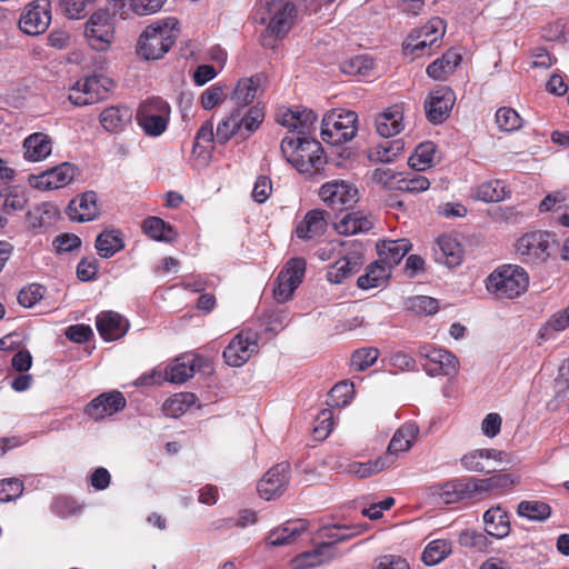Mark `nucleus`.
<instances>
[{"mask_svg": "<svg viewBox=\"0 0 569 569\" xmlns=\"http://www.w3.org/2000/svg\"><path fill=\"white\" fill-rule=\"evenodd\" d=\"M216 139V134L213 133V123L208 120L203 122L198 129L194 138L192 153L200 157L203 152H209L210 148H212V143Z\"/></svg>", "mask_w": 569, "mask_h": 569, "instance_id": "obj_49", "label": "nucleus"}, {"mask_svg": "<svg viewBox=\"0 0 569 569\" xmlns=\"http://www.w3.org/2000/svg\"><path fill=\"white\" fill-rule=\"evenodd\" d=\"M391 277V269L379 259L366 268V273L358 278L357 284L361 289H372L385 284Z\"/></svg>", "mask_w": 569, "mask_h": 569, "instance_id": "obj_37", "label": "nucleus"}, {"mask_svg": "<svg viewBox=\"0 0 569 569\" xmlns=\"http://www.w3.org/2000/svg\"><path fill=\"white\" fill-rule=\"evenodd\" d=\"M445 33L443 21L440 18H433L416 33H412L405 41L403 48L415 57L431 54L432 47L439 46Z\"/></svg>", "mask_w": 569, "mask_h": 569, "instance_id": "obj_11", "label": "nucleus"}, {"mask_svg": "<svg viewBox=\"0 0 569 569\" xmlns=\"http://www.w3.org/2000/svg\"><path fill=\"white\" fill-rule=\"evenodd\" d=\"M419 435V428L415 422H407L399 427L393 433L387 452L381 456L388 458V467L393 465L401 452L408 451Z\"/></svg>", "mask_w": 569, "mask_h": 569, "instance_id": "obj_22", "label": "nucleus"}, {"mask_svg": "<svg viewBox=\"0 0 569 569\" xmlns=\"http://www.w3.org/2000/svg\"><path fill=\"white\" fill-rule=\"evenodd\" d=\"M44 288L38 283H31L22 288L18 295V302L24 308L33 307L42 299Z\"/></svg>", "mask_w": 569, "mask_h": 569, "instance_id": "obj_62", "label": "nucleus"}, {"mask_svg": "<svg viewBox=\"0 0 569 569\" xmlns=\"http://www.w3.org/2000/svg\"><path fill=\"white\" fill-rule=\"evenodd\" d=\"M318 116L309 109L299 110V120L297 121V137L306 136L312 138Z\"/></svg>", "mask_w": 569, "mask_h": 569, "instance_id": "obj_60", "label": "nucleus"}, {"mask_svg": "<svg viewBox=\"0 0 569 569\" xmlns=\"http://www.w3.org/2000/svg\"><path fill=\"white\" fill-rule=\"evenodd\" d=\"M57 253L72 252L81 247V239L74 233H61L53 240Z\"/></svg>", "mask_w": 569, "mask_h": 569, "instance_id": "obj_64", "label": "nucleus"}, {"mask_svg": "<svg viewBox=\"0 0 569 569\" xmlns=\"http://www.w3.org/2000/svg\"><path fill=\"white\" fill-rule=\"evenodd\" d=\"M379 355V350L373 347L358 349L351 355L350 366L355 371H365L377 361Z\"/></svg>", "mask_w": 569, "mask_h": 569, "instance_id": "obj_53", "label": "nucleus"}, {"mask_svg": "<svg viewBox=\"0 0 569 569\" xmlns=\"http://www.w3.org/2000/svg\"><path fill=\"white\" fill-rule=\"evenodd\" d=\"M142 230L156 241L172 242L177 238L173 228L159 217H148L142 223Z\"/></svg>", "mask_w": 569, "mask_h": 569, "instance_id": "obj_41", "label": "nucleus"}, {"mask_svg": "<svg viewBox=\"0 0 569 569\" xmlns=\"http://www.w3.org/2000/svg\"><path fill=\"white\" fill-rule=\"evenodd\" d=\"M433 251L436 261L449 268L459 266L465 256L462 244L456 238L447 234L438 237L437 248Z\"/></svg>", "mask_w": 569, "mask_h": 569, "instance_id": "obj_25", "label": "nucleus"}, {"mask_svg": "<svg viewBox=\"0 0 569 569\" xmlns=\"http://www.w3.org/2000/svg\"><path fill=\"white\" fill-rule=\"evenodd\" d=\"M24 158L30 161L46 159L52 150L51 138L43 132H34L23 141Z\"/></svg>", "mask_w": 569, "mask_h": 569, "instance_id": "obj_33", "label": "nucleus"}, {"mask_svg": "<svg viewBox=\"0 0 569 569\" xmlns=\"http://www.w3.org/2000/svg\"><path fill=\"white\" fill-rule=\"evenodd\" d=\"M51 19L50 0H33L23 8L19 18V28L26 34L39 36L47 31Z\"/></svg>", "mask_w": 569, "mask_h": 569, "instance_id": "obj_12", "label": "nucleus"}, {"mask_svg": "<svg viewBox=\"0 0 569 569\" xmlns=\"http://www.w3.org/2000/svg\"><path fill=\"white\" fill-rule=\"evenodd\" d=\"M321 200L332 210L343 211L352 208L359 200L358 188L346 180H331L319 190Z\"/></svg>", "mask_w": 569, "mask_h": 569, "instance_id": "obj_10", "label": "nucleus"}, {"mask_svg": "<svg viewBox=\"0 0 569 569\" xmlns=\"http://www.w3.org/2000/svg\"><path fill=\"white\" fill-rule=\"evenodd\" d=\"M170 112V106L166 100L153 97L140 103L136 118L147 136L158 137L166 131Z\"/></svg>", "mask_w": 569, "mask_h": 569, "instance_id": "obj_7", "label": "nucleus"}, {"mask_svg": "<svg viewBox=\"0 0 569 569\" xmlns=\"http://www.w3.org/2000/svg\"><path fill=\"white\" fill-rule=\"evenodd\" d=\"M58 213L57 208L51 203H41L29 210L26 222L31 230H42L50 227Z\"/></svg>", "mask_w": 569, "mask_h": 569, "instance_id": "obj_39", "label": "nucleus"}, {"mask_svg": "<svg viewBox=\"0 0 569 569\" xmlns=\"http://www.w3.org/2000/svg\"><path fill=\"white\" fill-rule=\"evenodd\" d=\"M306 530V520L299 519L296 521H287L282 526L270 531L267 538V543L273 547L289 545Z\"/></svg>", "mask_w": 569, "mask_h": 569, "instance_id": "obj_32", "label": "nucleus"}, {"mask_svg": "<svg viewBox=\"0 0 569 569\" xmlns=\"http://www.w3.org/2000/svg\"><path fill=\"white\" fill-rule=\"evenodd\" d=\"M226 90L227 86L221 82H217L206 89L200 97L202 108L212 110L214 107L221 104L227 98Z\"/></svg>", "mask_w": 569, "mask_h": 569, "instance_id": "obj_54", "label": "nucleus"}, {"mask_svg": "<svg viewBox=\"0 0 569 569\" xmlns=\"http://www.w3.org/2000/svg\"><path fill=\"white\" fill-rule=\"evenodd\" d=\"M127 406V400L121 391L111 390L102 392L93 398L84 408V413L93 420H102L112 416Z\"/></svg>", "mask_w": 569, "mask_h": 569, "instance_id": "obj_18", "label": "nucleus"}, {"mask_svg": "<svg viewBox=\"0 0 569 569\" xmlns=\"http://www.w3.org/2000/svg\"><path fill=\"white\" fill-rule=\"evenodd\" d=\"M328 228L327 213L321 209L306 212L302 220L297 222L293 233L302 241H312L321 238Z\"/></svg>", "mask_w": 569, "mask_h": 569, "instance_id": "obj_20", "label": "nucleus"}, {"mask_svg": "<svg viewBox=\"0 0 569 569\" xmlns=\"http://www.w3.org/2000/svg\"><path fill=\"white\" fill-rule=\"evenodd\" d=\"M76 167L69 162H63L53 167L41 174L33 177V186L41 190H53L69 184L76 176Z\"/></svg>", "mask_w": 569, "mask_h": 569, "instance_id": "obj_23", "label": "nucleus"}, {"mask_svg": "<svg viewBox=\"0 0 569 569\" xmlns=\"http://www.w3.org/2000/svg\"><path fill=\"white\" fill-rule=\"evenodd\" d=\"M23 492V482L18 478H8L0 481V502L17 499Z\"/></svg>", "mask_w": 569, "mask_h": 569, "instance_id": "obj_59", "label": "nucleus"}, {"mask_svg": "<svg viewBox=\"0 0 569 569\" xmlns=\"http://www.w3.org/2000/svg\"><path fill=\"white\" fill-rule=\"evenodd\" d=\"M306 264L303 258H292L279 272L273 288V297L278 302L283 303L292 297L303 280Z\"/></svg>", "mask_w": 569, "mask_h": 569, "instance_id": "obj_13", "label": "nucleus"}, {"mask_svg": "<svg viewBox=\"0 0 569 569\" xmlns=\"http://www.w3.org/2000/svg\"><path fill=\"white\" fill-rule=\"evenodd\" d=\"M408 309L417 315L431 316L439 310V302L432 297L417 296L408 300Z\"/></svg>", "mask_w": 569, "mask_h": 569, "instance_id": "obj_56", "label": "nucleus"}, {"mask_svg": "<svg viewBox=\"0 0 569 569\" xmlns=\"http://www.w3.org/2000/svg\"><path fill=\"white\" fill-rule=\"evenodd\" d=\"M258 333L252 330H241L224 348L222 357L231 367H241L253 353L258 352Z\"/></svg>", "mask_w": 569, "mask_h": 569, "instance_id": "obj_14", "label": "nucleus"}, {"mask_svg": "<svg viewBox=\"0 0 569 569\" xmlns=\"http://www.w3.org/2000/svg\"><path fill=\"white\" fill-rule=\"evenodd\" d=\"M411 248L412 244L407 239L381 240L376 244L378 259L391 270L400 263Z\"/></svg>", "mask_w": 569, "mask_h": 569, "instance_id": "obj_27", "label": "nucleus"}, {"mask_svg": "<svg viewBox=\"0 0 569 569\" xmlns=\"http://www.w3.org/2000/svg\"><path fill=\"white\" fill-rule=\"evenodd\" d=\"M67 214L72 221L87 222L100 214L98 196L94 191H86L74 197L67 207Z\"/></svg>", "mask_w": 569, "mask_h": 569, "instance_id": "obj_21", "label": "nucleus"}, {"mask_svg": "<svg viewBox=\"0 0 569 569\" xmlns=\"http://www.w3.org/2000/svg\"><path fill=\"white\" fill-rule=\"evenodd\" d=\"M419 352L428 359L425 369L430 376H453L459 370L458 358L448 350L423 346Z\"/></svg>", "mask_w": 569, "mask_h": 569, "instance_id": "obj_16", "label": "nucleus"}, {"mask_svg": "<svg viewBox=\"0 0 569 569\" xmlns=\"http://www.w3.org/2000/svg\"><path fill=\"white\" fill-rule=\"evenodd\" d=\"M290 465L280 462L270 468L258 482L257 489L261 498L271 500L282 495L289 483Z\"/></svg>", "mask_w": 569, "mask_h": 569, "instance_id": "obj_17", "label": "nucleus"}, {"mask_svg": "<svg viewBox=\"0 0 569 569\" xmlns=\"http://www.w3.org/2000/svg\"><path fill=\"white\" fill-rule=\"evenodd\" d=\"M237 117L233 110L229 117L218 123L216 131V140L218 143L226 144L233 136L237 133L240 134Z\"/></svg>", "mask_w": 569, "mask_h": 569, "instance_id": "obj_55", "label": "nucleus"}, {"mask_svg": "<svg viewBox=\"0 0 569 569\" xmlns=\"http://www.w3.org/2000/svg\"><path fill=\"white\" fill-rule=\"evenodd\" d=\"M358 116L350 110H332L321 122V138L326 143L340 146L352 140L358 131Z\"/></svg>", "mask_w": 569, "mask_h": 569, "instance_id": "obj_6", "label": "nucleus"}, {"mask_svg": "<svg viewBox=\"0 0 569 569\" xmlns=\"http://www.w3.org/2000/svg\"><path fill=\"white\" fill-rule=\"evenodd\" d=\"M112 84V80L102 76L86 77L70 88L68 99L77 107L93 104L107 98Z\"/></svg>", "mask_w": 569, "mask_h": 569, "instance_id": "obj_8", "label": "nucleus"}, {"mask_svg": "<svg viewBox=\"0 0 569 569\" xmlns=\"http://www.w3.org/2000/svg\"><path fill=\"white\" fill-rule=\"evenodd\" d=\"M96 327L104 341L122 338L129 330V321L114 311H102L96 318Z\"/></svg>", "mask_w": 569, "mask_h": 569, "instance_id": "obj_24", "label": "nucleus"}, {"mask_svg": "<svg viewBox=\"0 0 569 569\" xmlns=\"http://www.w3.org/2000/svg\"><path fill=\"white\" fill-rule=\"evenodd\" d=\"M505 184L500 180H491L478 186L476 197L485 202H499L505 199Z\"/></svg>", "mask_w": 569, "mask_h": 569, "instance_id": "obj_50", "label": "nucleus"}, {"mask_svg": "<svg viewBox=\"0 0 569 569\" xmlns=\"http://www.w3.org/2000/svg\"><path fill=\"white\" fill-rule=\"evenodd\" d=\"M260 22L267 24L263 44L268 37L283 38L292 28L298 10L293 0H261Z\"/></svg>", "mask_w": 569, "mask_h": 569, "instance_id": "obj_3", "label": "nucleus"}, {"mask_svg": "<svg viewBox=\"0 0 569 569\" xmlns=\"http://www.w3.org/2000/svg\"><path fill=\"white\" fill-rule=\"evenodd\" d=\"M333 412L326 408L319 411L316 417L313 436L319 440H325L333 429Z\"/></svg>", "mask_w": 569, "mask_h": 569, "instance_id": "obj_57", "label": "nucleus"}, {"mask_svg": "<svg viewBox=\"0 0 569 569\" xmlns=\"http://www.w3.org/2000/svg\"><path fill=\"white\" fill-rule=\"evenodd\" d=\"M93 0H59L61 11L69 19H80L86 16L87 7Z\"/></svg>", "mask_w": 569, "mask_h": 569, "instance_id": "obj_61", "label": "nucleus"}, {"mask_svg": "<svg viewBox=\"0 0 569 569\" xmlns=\"http://www.w3.org/2000/svg\"><path fill=\"white\" fill-rule=\"evenodd\" d=\"M174 17L158 19L146 27L137 43V54L144 60L161 59L177 41L180 29Z\"/></svg>", "mask_w": 569, "mask_h": 569, "instance_id": "obj_1", "label": "nucleus"}, {"mask_svg": "<svg viewBox=\"0 0 569 569\" xmlns=\"http://www.w3.org/2000/svg\"><path fill=\"white\" fill-rule=\"evenodd\" d=\"M456 101L455 92L447 86H437L425 101L427 119L433 124H440L450 116Z\"/></svg>", "mask_w": 569, "mask_h": 569, "instance_id": "obj_15", "label": "nucleus"}, {"mask_svg": "<svg viewBox=\"0 0 569 569\" xmlns=\"http://www.w3.org/2000/svg\"><path fill=\"white\" fill-rule=\"evenodd\" d=\"M460 62V54L448 51L443 53L441 58H438L432 63H430L427 67L426 72L430 78L440 80L443 79L447 74L452 73Z\"/></svg>", "mask_w": 569, "mask_h": 569, "instance_id": "obj_42", "label": "nucleus"}, {"mask_svg": "<svg viewBox=\"0 0 569 569\" xmlns=\"http://www.w3.org/2000/svg\"><path fill=\"white\" fill-rule=\"evenodd\" d=\"M376 130L379 136L389 138L403 130V110L399 104L386 109L376 118Z\"/></svg>", "mask_w": 569, "mask_h": 569, "instance_id": "obj_29", "label": "nucleus"}, {"mask_svg": "<svg viewBox=\"0 0 569 569\" xmlns=\"http://www.w3.org/2000/svg\"><path fill=\"white\" fill-rule=\"evenodd\" d=\"M528 286V273L515 264L497 268L486 280L487 290L498 299H515L521 296Z\"/></svg>", "mask_w": 569, "mask_h": 569, "instance_id": "obj_4", "label": "nucleus"}, {"mask_svg": "<svg viewBox=\"0 0 569 569\" xmlns=\"http://www.w3.org/2000/svg\"><path fill=\"white\" fill-rule=\"evenodd\" d=\"M485 531L496 539H503L509 536L511 525L509 513L500 506L491 507L483 512Z\"/></svg>", "mask_w": 569, "mask_h": 569, "instance_id": "obj_26", "label": "nucleus"}, {"mask_svg": "<svg viewBox=\"0 0 569 569\" xmlns=\"http://www.w3.org/2000/svg\"><path fill=\"white\" fill-rule=\"evenodd\" d=\"M551 511V507L540 500H522L517 506V515L531 521H545Z\"/></svg>", "mask_w": 569, "mask_h": 569, "instance_id": "obj_43", "label": "nucleus"}, {"mask_svg": "<svg viewBox=\"0 0 569 569\" xmlns=\"http://www.w3.org/2000/svg\"><path fill=\"white\" fill-rule=\"evenodd\" d=\"M437 146L432 141L419 143L408 159V164L416 171H423L433 163Z\"/></svg>", "mask_w": 569, "mask_h": 569, "instance_id": "obj_44", "label": "nucleus"}, {"mask_svg": "<svg viewBox=\"0 0 569 569\" xmlns=\"http://www.w3.org/2000/svg\"><path fill=\"white\" fill-rule=\"evenodd\" d=\"M234 111L238 116L240 137L243 139L249 138L260 127L266 117L264 107L260 103L250 107L246 112H242L240 108Z\"/></svg>", "mask_w": 569, "mask_h": 569, "instance_id": "obj_35", "label": "nucleus"}, {"mask_svg": "<svg viewBox=\"0 0 569 569\" xmlns=\"http://www.w3.org/2000/svg\"><path fill=\"white\" fill-rule=\"evenodd\" d=\"M450 553L451 542L446 539H436L426 546L422 552V561L427 566H435L446 559Z\"/></svg>", "mask_w": 569, "mask_h": 569, "instance_id": "obj_46", "label": "nucleus"}, {"mask_svg": "<svg viewBox=\"0 0 569 569\" xmlns=\"http://www.w3.org/2000/svg\"><path fill=\"white\" fill-rule=\"evenodd\" d=\"M430 181L427 177L418 172L402 173L397 182V190L409 193H420L428 190Z\"/></svg>", "mask_w": 569, "mask_h": 569, "instance_id": "obj_48", "label": "nucleus"}, {"mask_svg": "<svg viewBox=\"0 0 569 569\" xmlns=\"http://www.w3.org/2000/svg\"><path fill=\"white\" fill-rule=\"evenodd\" d=\"M132 119V110L126 106L106 108L99 117L100 123L109 132L122 131Z\"/></svg>", "mask_w": 569, "mask_h": 569, "instance_id": "obj_31", "label": "nucleus"}, {"mask_svg": "<svg viewBox=\"0 0 569 569\" xmlns=\"http://www.w3.org/2000/svg\"><path fill=\"white\" fill-rule=\"evenodd\" d=\"M260 86L261 77L259 74L239 79L232 91L231 99L240 109L248 107L254 101Z\"/></svg>", "mask_w": 569, "mask_h": 569, "instance_id": "obj_34", "label": "nucleus"}, {"mask_svg": "<svg viewBox=\"0 0 569 569\" xmlns=\"http://www.w3.org/2000/svg\"><path fill=\"white\" fill-rule=\"evenodd\" d=\"M496 123L501 131L512 132L521 128L522 120L518 112L509 107H501L496 112Z\"/></svg>", "mask_w": 569, "mask_h": 569, "instance_id": "obj_51", "label": "nucleus"}, {"mask_svg": "<svg viewBox=\"0 0 569 569\" xmlns=\"http://www.w3.org/2000/svg\"><path fill=\"white\" fill-rule=\"evenodd\" d=\"M485 461L487 460L482 456L480 449L470 451L461 458V465L465 469L473 472L488 473L491 469L486 466Z\"/></svg>", "mask_w": 569, "mask_h": 569, "instance_id": "obj_63", "label": "nucleus"}, {"mask_svg": "<svg viewBox=\"0 0 569 569\" xmlns=\"http://www.w3.org/2000/svg\"><path fill=\"white\" fill-rule=\"evenodd\" d=\"M375 226V218L371 213L361 211L349 212L336 224L335 229L339 234L352 236L370 231Z\"/></svg>", "mask_w": 569, "mask_h": 569, "instance_id": "obj_28", "label": "nucleus"}, {"mask_svg": "<svg viewBox=\"0 0 569 569\" xmlns=\"http://www.w3.org/2000/svg\"><path fill=\"white\" fill-rule=\"evenodd\" d=\"M401 140H387L368 150V159L371 162H393L403 151Z\"/></svg>", "mask_w": 569, "mask_h": 569, "instance_id": "obj_40", "label": "nucleus"}, {"mask_svg": "<svg viewBox=\"0 0 569 569\" xmlns=\"http://www.w3.org/2000/svg\"><path fill=\"white\" fill-rule=\"evenodd\" d=\"M438 503H470L471 491L467 478H457L430 488Z\"/></svg>", "mask_w": 569, "mask_h": 569, "instance_id": "obj_19", "label": "nucleus"}, {"mask_svg": "<svg viewBox=\"0 0 569 569\" xmlns=\"http://www.w3.org/2000/svg\"><path fill=\"white\" fill-rule=\"evenodd\" d=\"M388 468V458L381 456L367 462L353 461L347 466V471L358 478H367Z\"/></svg>", "mask_w": 569, "mask_h": 569, "instance_id": "obj_47", "label": "nucleus"}, {"mask_svg": "<svg viewBox=\"0 0 569 569\" xmlns=\"http://www.w3.org/2000/svg\"><path fill=\"white\" fill-rule=\"evenodd\" d=\"M281 153L299 172H318L326 163L321 144L313 138L284 137L280 146Z\"/></svg>", "mask_w": 569, "mask_h": 569, "instance_id": "obj_2", "label": "nucleus"}, {"mask_svg": "<svg viewBox=\"0 0 569 569\" xmlns=\"http://www.w3.org/2000/svg\"><path fill=\"white\" fill-rule=\"evenodd\" d=\"M116 13L122 19L129 18L130 13L138 16L152 14L158 12L166 0H111Z\"/></svg>", "mask_w": 569, "mask_h": 569, "instance_id": "obj_30", "label": "nucleus"}, {"mask_svg": "<svg viewBox=\"0 0 569 569\" xmlns=\"http://www.w3.org/2000/svg\"><path fill=\"white\" fill-rule=\"evenodd\" d=\"M458 542L461 547L476 552H488L492 545L487 533L473 529H466L459 533Z\"/></svg>", "mask_w": 569, "mask_h": 569, "instance_id": "obj_45", "label": "nucleus"}, {"mask_svg": "<svg viewBox=\"0 0 569 569\" xmlns=\"http://www.w3.org/2000/svg\"><path fill=\"white\" fill-rule=\"evenodd\" d=\"M323 562V553L320 548L305 551L296 556L292 561L293 569H310Z\"/></svg>", "mask_w": 569, "mask_h": 569, "instance_id": "obj_58", "label": "nucleus"}, {"mask_svg": "<svg viewBox=\"0 0 569 569\" xmlns=\"http://www.w3.org/2000/svg\"><path fill=\"white\" fill-rule=\"evenodd\" d=\"M353 396V385L341 381L335 385L328 393L327 403L330 407H345L349 405Z\"/></svg>", "mask_w": 569, "mask_h": 569, "instance_id": "obj_52", "label": "nucleus"}, {"mask_svg": "<svg viewBox=\"0 0 569 569\" xmlns=\"http://www.w3.org/2000/svg\"><path fill=\"white\" fill-rule=\"evenodd\" d=\"M560 250V240L550 231L536 230L521 236L516 251L526 263L546 262Z\"/></svg>", "mask_w": 569, "mask_h": 569, "instance_id": "obj_5", "label": "nucleus"}, {"mask_svg": "<svg viewBox=\"0 0 569 569\" xmlns=\"http://www.w3.org/2000/svg\"><path fill=\"white\" fill-rule=\"evenodd\" d=\"M84 36L96 51H106L114 40V26L108 10L94 12L84 26Z\"/></svg>", "mask_w": 569, "mask_h": 569, "instance_id": "obj_9", "label": "nucleus"}, {"mask_svg": "<svg viewBox=\"0 0 569 569\" xmlns=\"http://www.w3.org/2000/svg\"><path fill=\"white\" fill-rule=\"evenodd\" d=\"M197 357L183 356L177 358L166 368V379L172 383H183L194 375Z\"/></svg>", "mask_w": 569, "mask_h": 569, "instance_id": "obj_38", "label": "nucleus"}, {"mask_svg": "<svg viewBox=\"0 0 569 569\" xmlns=\"http://www.w3.org/2000/svg\"><path fill=\"white\" fill-rule=\"evenodd\" d=\"M94 247L101 258L113 257L124 248L122 232L118 229H104L98 234Z\"/></svg>", "mask_w": 569, "mask_h": 569, "instance_id": "obj_36", "label": "nucleus"}]
</instances>
